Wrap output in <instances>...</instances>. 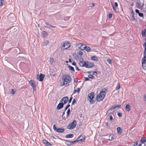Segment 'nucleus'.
<instances>
[{
    "instance_id": "nucleus-1",
    "label": "nucleus",
    "mask_w": 146,
    "mask_h": 146,
    "mask_svg": "<svg viewBox=\"0 0 146 146\" xmlns=\"http://www.w3.org/2000/svg\"><path fill=\"white\" fill-rule=\"evenodd\" d=\"M62 79L63 81V84L62 86H64L68 87L69 86V83L72 80L71 77L68 74H65L62 77Z\"/></svg>"
},
{
    "instance_id": "nucleus-2",
    "label": "nucleus",
    "mask_w": 146,
    "mask_h": 146,
    "mask_svg": "<svg viewBox=\"0 0 146 146\" xmlns=\"http://www.w3.org/2000/svg\"><path fill=\"white\" fill-rule=\"evenodd\" d=\"M79 64L81 67H85L88 68H92L94 66V64L93 62L88 61H84L83 59L80 61Z\"/></svg>"
},
{
    "instance_id": "nucleus-3",
    "label": "nucleus",
    "mask_w": 146,
    "mask_h": 146,
    "mask_svg": "<svg viewBox=\"0 0 146 146\" xmlns=\"http://www.w3.org/2000/svg\"><path fill=\"white\" fill-rule=\"evenodd\" d=\"M104 90H106L105 88L102 89V91L97 96L96 98V100L98 102H100L102 101L105 98L106 96V92Z\"/></svg>"
},
{
    "instance_id": "nucleus-4",
    "label": "nucleus",
    "mask_w": 146,
    "mask_h": 146,
    "mask_svg": "<svg viewBox=\"0 0 146 146\" xmlns=\"http://www.w3.org/2000/svg\"><path fill=\"white\" fill-rule=\"evenodd\" d=\"M94 97V93L93 92H91L88 94V99L89 100V102L91 104H93L95 103V101L93 100Z\"/></svg>"
},
{
    "instance_id": "nucleus-5",
    "label": "nucleus",
    "mask_w": 146,
    "mask_h": 146,
    "mask_svg": "<svg viewBox=\"0 0 146 146\" xmlns=\"http://www.w3.org/2000/svg\"><path fill=\"white\" fill-rule=\"evenodd\" d=\"M76 125V120H74L67 126V128L69 129H72L75 127Z\"/></svg>"
},
{
    "instance_id": "nucleus-6",
    "label": "nucleus",
    "mask_w": 146,
    "mask_h": 146,
    "mask_svg": "<svg viewBox=\"0 0 146 146\" xmlns=\"http://www.w3.org/2000/svg\"><path fill=\"white\" fill-rule=\"evenodd\" d=\"M85 139V135H80V136L77 138L76 140L73 141H72L71 143H73L76 142V141H80L82 142L84 141Z\"/></svg>"
},
{
    "instance_id": "nucleus-7",
    "label": "nucleus",
    "mask_w": 146,
    "mask_h": 146,
    "mask_svg": "<svg viewBox=\"0 0 146 146\" xmlns=\"http://www.w3.org/2000/svg\"><path fill=\"white\" fill-rule=\"evenodd\" d=\"M53 128L56 132L58 133H62L64 131V128H57L56 126L55 125H53Z\"/></svg>"
},
{
    "instance_id": "nucleus-8",
    "label": "nucleus",
    "mask_w": 146,
    "mask_h": 146,
    "mask_svg": "<svg viewBox=\"0 0 146 146\" xmlns=\"http://www.w3.org/2000/svg\"><path fill=\"white\" fill-rule=\"evenodd\" d=\"M76 47L78 49L82 50H84L85 47H86V45L82 43H77L76 44Z\"/></svg>"
},
{
    "instance_id": "nucleus-9",
    "label": "nucleus",
    "mask_w": 146,
    "mask_h": 146,
    "mask_svg": "<svg viewBox=\"0 0 146 146\" xmlns=\"http://www.w3.org/2000/svg\"><path fill=\"white\" fill-rule=\"evenodd\" d=\"M70 46V43L69 42H66L64 43L62 45L63 47L65 48V49H67L69 48Z\"/></svg>"
},
{
    "instance_id": "nucleus-10",
    "label": "nucleus",
    "mask_w": 146,
    "mask_h": 146,
    "mask_svg": "<svg viewBox=\"0 0 146 146\" xmlns=\"http://www.w3.org/2000/svg\"><path fill=\"white\" fill-rule=\"evenodd\" d=\"M68 100V98L67 97L63 98L61 100L60 102L63 103L64 104H65Z\"/></svg>"
},
{
    "instance_id": "nucleus-11",
    "label": "nucleus",
    "mask_w": 146,
    "mask_h": 146,
    "mask_svg": "<svg viewBox=\"0 0 146 146\" xmlns=\"http://www.w3.org/2000/svg\"><path fill=\"white\" fill-rule=\"evenodd\" d=\"M29 83L31 85V86L33 88V90L35 89V88L36 87V84L35 83V81L33 80H30Z\"/></svg>"
},
{
    "instance_id": "nucleus-12",
    "label": "nucleus",
    "mask_w": 146,
    "mask_h": 146,
    "mask_svg": "<svg viewBox=\"0 0 146 146\" xmlns=\"http://www.w3.org/2000/svg\"><path fill=\"white\" fill-rule=\"evenodd\" d=\"M146 60V59L144 58H142V67L143 69L145 70H146V63H145Z\"/></svg>"
},
{
    "instance_id": "nucleus-13",
    "label": "nucleus",
    "mask_w": 146,
    "mask_h": 146,
    "mask_svg": "<svg viewBox=\"0 0 146 146\" xmlns=\"http://www.w3.org/2000/svg\"><path fill=\"white\" fill-rule=\"evenodd\" d=\"M45 76L44 74H40L38 78H37V79L40 81H42L44 77Z\"/></svg>"
},
{
    "instance_id": "nucleus-14",
    "label": "nucleus",
    "mask_w": 146,
    "mask_h": 146,
    "mask_svg": "<svg viewBox=\"0 0 146 146\" xmlns=\"http://www.w3.org/2000/svg\"><path fill=\"white\" fill-rule=\"evenodd\" d=\"M64 104L61 102L59 103L57 106V109L58 110H59L61 109L63 107Z\"/></svg>"
},
{
    "instance_id": "nucleus-15",
    "label": "nucleus",
    "mask_w": 146,
    "mask_h": 146,
    "mask_svg": "<svg viewBox=\"0 0 146 146\" xmlns=\"http://www.w3.org/2000/svg\"><path fill=\"white\" fill-rule=\"evenodd\" d=\"M42 143L46 146H49L51 145L50 143L45 139H43L42 140Z\"/></svg>"
},
{
    "instance_id": "nucleus-16",
    "label": "nucleus",
    "mask_w": 146,
    "mask_h": 146,
    "mask_svg": "<svg viewBox=\"0 0 146 146\" xmlns=\"http://www.w3.org/2000/svg\"><path fill=\"white\" fill-rule=\"evenodd\" d=\"M144 46L145 47L144 51V57L143 58L146 59V42L144 44Z\"/></svg>"
},
{
    "instance_id": "nucleus-17",
    "label": "nucleus",
    "mask_w": 146,
    "mask_h": 146,
    "mask_svg": "<svg viewBox=\"0 0 146 146\" xmlns=\"http://www.w3.org/2000/svg\"><path fill=\"white\" fill-rule=\"evenodd\" d=\"M49 43V42L48 40L44 41L42 43V45L43 46H46L48 45Z\"/></svg>"
},
{
    "instance_id": "nucleus-18",
    "label": "nucleus",
    "mask_w": 146,
    "mask_h": 146,
    "mask_svg": "<svg viewBox=\"0 0 146 146\" xmlns=\"http://www.w3.org/2000/svg\"><path fill=\"white\" fill-rule=\"evenodd\" d=\"M135 12L138 13L139 15V16L141 17H143V14L142 13H140L139 12V11L138 9H136L135 10Z\"/></svg>"
},
{
    "instance_id": "nucleus-19",
    "label": "nucleus",
    "mask_w": 146,
    "mask_h": 146,
    "mask_svg": "<svg viewBox=\"0 0 146 146\" xmlns=\"http://www.w3.org/2000/svg\"><path fill=\"white\" fill-rule=\"evenodd\" d=\"M142 35L143 37H146L145 40L146 41V29L144 30L142 32Z\"/></svg>"
},
{
    "instance_id": "nucleus-20",
    "label": "nucleus",
    "mask_w": 146,
    "mask_h": 146,
    "mask_svg": "<svg viewBox=\"0 0 146 146\" xmlns=\"http://www.w3.org/2000/svg\"><path fill=\"white\" fill-rule=\"evenodd\" d=\"M91 59L95 61H98V58L97 57L93 56L91 57Z\"/></svg>"
},
{
    "instance_id": "nucleus-21",
    "label": "nucleus",
    "mask_w": 146,
    "mask_h": 146,
    "mask_svg": "<svg viewBox=\"0 0 146 146\" xmlns=\"http://www.w3.org/2000/svg\"><path fill=\"white\" fill-rule=\"evenodd\" d=\"M125 109L126 111H129L131 110L130 105L128 104H126L125 106Z\"/></svg>"
},
{
    "instance_id": "nucleus-22",
    "label": "nucleus",
    "mask_w": 146,
    "mask_h": 146,
    "mask_svg": "<svg viewBox=\"0 0 146 146\" xmlns=\"http://www.w3.org/2000/svg\"><path fill=\"white\" fill-rule=\"evenodd\" d=\"M118 106H112V107L110 108L108 110V112H109V111H113V110L117 107H118Z\"/></svg>"
},
{
    "instance_id": "nucleus-23",
    "label": "nucleus",
    "mask_w": 146,
    "mask_h": 146,
    "mask_svg": "<svg viewBox=\"0 0 146 146\" xmlns=\"http://www.w3.org/2000/svg\"><path fill=\"white\" fill-rule=\"evenodd\" d=\"M42 34L43 36L44 37H46L48 35L47 33L45 31H42Z\"/></svg>"
},
{
    "instance_id": "nucleus-24",
    "label": "nucleus",
    "mask_w": 146,
    "mask_h": 146,
    "mask_svg": "<svg viewBox=\"0 0 146 146\" xmlns=\"http://www.w3.org/2000/svg\"><path fill=\"white\" fill-rule=\"evenodd\" d=\"M73 56L74 57V58L76 60H78L79 58V57L78 55L76 53H74Z\"/></svg>"
},
{
    "instance_id": "nucleus-25",
    "label": "nucleus",
    "mask_w": 146,
    "mask_h": 146,
    "mask_svg": "<svg viewBox=\"0 0 146 146\" xmlns=\"http://www.w3.org/2000/svg\"><path fill=\"white\" fill-rule=\"evenodd\" d=\"M80 90L79 88H76V89H74L73 94H74L76 92L79 93L80 91Z\"/></svg>"
},
{
    "instance_id": "nucleus-26",
    "label": "nucleus",
    "mask_w": 146,
    "mask_h": 146,
    "mask_svg": "<svg viewBox=\"0 0 146 146\" xmlns=\"http://www.w3.org/2000/svg\"><path fill=\"white\" fill-rule=\"evenodd\" d=\"M146 142L145 138H142L141 140V142L142 143H144Z\"/></svg>"
},
{
    "instance_id": "nucleus-27",
    "label": "nucleus",
    "mask_w": 146,
    "mask_h": 146,
    "mask_svg": "<svg viewBox=\"0 0 146 146\" xmlns=\"http://www.w3.org/2000/svg\"><path fill=\"white\" fill-rule=\"evenodd\" d=\"M84 50H86L88 52H89L90 50V48L88 46H86V47H85Z\"/></svg>"
},
{
    "instance_id": "nucleus-28",
    "label": "nucleus",
    "mask_w": 146,
    "mask_h": 146,
    "mask_svg": "<svg viewBox=\"0 0 146 146\" xmlns=\"http://www.w3.org/2000/svg\"><path fill=\"white\" fill-rule=\"evenodd\" d=\"M73 134H70L68 135H67L66 136V137L67 138H72L73 137Z\"/></svg>"
},
{
    "instance_id": "nucleus-29",
    "label": "nucleus",
    "mask_w": 146,
    "mask_h": 146,
    "mask_svg": "<svg viewBox=\"0 0 146 146\" xmlns=\"http://www.w3.org/2000/svg\"><path fill=\"white\" fill-rule=\"evenodd\" d=\"M50 64H52L54 62V60L53 58H50Z\"/></svg>"
},
{
    "instance_id": "nucleus-30",
    "label": "nucleus",
    "mask_w": 146,
    "mask_h": 146,
    "mask_svg": "<svg viewBox=\"0 0 146 146\" xmlns=\"http://www.w3.org/2000/svg\"><path fill=\"white\" fill-rule=\"evenodd\" d=\"M112 135H110L109 137V139L110 140H111L114 139V137H113Z\"/></svg>"
},
{
    "instance_id": "nucleus-31",
    "label": "nucleus",
    "mask_w": 146,
    "mask_h": 146,
    "mask_svg": "<svg viewBox=\"0 0 146 146\" xmlns=\"http://www.w3.org/2000/svg\"><path fill=\"white\" fill-rule=\"evenodd\" d=\"M45 24L46 25V26L47 27H48L49 26V27H52V28H55V27L52 26H51V25L48 24L46 23H45Z\"/></svg>"
},
{
    "instance_id": "nucleus-32",
    "label": "nucleus",
    "mask_w": 146,
    "mask_h": 146,
    "mask_svg": "<svg viewBox=\"0 0 146 146\" xmlns=\"http://www.w3.org/2000/svg\"><path fill=\"white\" fill-rule=\"evenodd\" d=\"M88 78H90L93 79L94 78V77L93 75L92 74H89L88 75Z\"/></svg>"
},
{
    "instance_id": "nucleus-33",
    "label": "nucleus",
    "mask_w": 146,
    "mask_h": 146,
    "mask_svg": "<svg viewBox=\"0 0 146 146\" xmlns=\"http://www.w3.org/2000/svg\"><path fill=\"white\" fill-rule=\"evenodd\" d=\"M69 68L72 71H74V68L72 66H69Z\"/></svg>"
},
{
    "instance_id": "nucleus-34",
    "label": "nucleus",
    "mask_w": 146,
    "mask_h": 146,
    "mask_svg": "<svg viewBox=\"0 0 146 146\" xmlns=\"http://www.w3.org/2000/svg\"><path fill=\"white\" fill-rule=\"evenodd\" d=\"M70 109L69 108L67 111V117H68L69 116V113H70Z\"/></svg>"
},
{
    "instance_id": "nucleus-35",
    "label": "nucleus",
    "mask_w": 146,
    "mask_h": 146,
    "mask_svg": "<svg viewBox=\"0 0 146 146\" xmlns=\"http://www.w3.org/2000/svg\"><path fill=\"white\" fill-rule=\"evenodd\" d=\"M107 61L110 64H111L112 63V61L110 59V58L108 59H107Z\"/></svg>"
},
{
    "instance_id": "nucleus-36",
    "label": "nucleus",
    "mask_w": 146,
    "mask_h": 146,
    "mask_svg": "<svg viewBox=\"0 0 146 146\" xmlns=\"http://www.w3.org/2000/svg\"><path fill=\"white\" fill-rule=\"evenodd\" d=\"M4 2V0H0V7L2 6Z\"/></svg>"
},
{
    "instance_id": "nucleus-37",
    "label": "nucleus",
    "mask_w": 146,
    "mask_h": 146,
    "mask_svg": "<svg viewBox=\"0 0 146 146\" xmlns=\"http://www.w3.org/2000/svg\"><path fill=\"white\" fill-rule=\"evenodd\" d=\"M138 144V141H137L134 143L133 145V146H136Z\"/></svg>"
},
{
    "instance_id": "nucleus-38",
    "label": "nucleus",
    "mask_w": 146,
    "mask_h": 146,
    "mask_svg": "<svg viewBox=\"0 0 146 146\" xmlns=\"http://www.w3.org/2000/svg\"><path fill=\"white\" fill-rule=\"evenodd\" d=\"M112 15L111 13H110L108 15V17L109 18H111L112 17Z\"/></svg>"
},
{
    "instance_id": "nucleus-39",
    "label": "nucleus",
    "mask_w": 146,
    "mask_h": 146,
    "mask_svg": "<svg viewBox=\"0 0 146 146\" xmlns=\"http://www.w3.org/2000/svg\"><path fill=\"white\" fill-rule=\"evenodd\" d=\"M83 52L81 51H80L78 52V54L80 56H82L83 54Z\"/></svg>"
},
{
    "instance_id": "nucleus-40",
    "label": "nucleus",
    "mask_w": 146,
    "mask_h": 146,
    "mask_svg": "<svg viewBox=\"0 0 146 146\" xmlns=\"http://www.w3.org/2000/svg\"><path fill=\"white\" fill-rule=\"evenodd\" d=\"M131 19L132 20H134L135 18L134 17V15H132L131 17Z\"/></svg>"
},
{
    "instance_id": "nucleus-41",
    "label": "nucleus",
    "mask_w": 146,
    "mask_h": 146,
    "mask_svg": "<svg viewBox=\"0 0 146 146\" xmlns=\"http://www.w3.org/2000/svg\"><path fill=\"white\" fill-rule=\"evenodd\" d=\"M111 5H112V7L113 8V10H114V11L115 12H116V9H115V7H114L113 4L111 3Z\"/></svg>"
},
{
    "instance_id": "nucleus-42",
    "label": "nucleus",
    "mask_w": 146,
    "mask_h": 146,
    "mask_svg": "<svg viewBox=\"0 0 146 146\" xmlns=\"http://www.w3.org/2000/svg\"><path fill=\"white\" fill-rule=\"evenodd\" d=\"M84 80L85 81H88L89 80V79L87 77H85L84 78Z\"/></svg>"
},
{
    "instance_id": "nucleus-43",
    "label": "nucleus",
    "mask_w": 146,
    "mask_h": 146,
    "mask_svg": "<svg viewBox=\"0 0 146 146\" xmlns=\"http://www.w3.org/2000/svg\"><path fill=\"white\" fill-rule=\"evenodd\" d=\"M122 132V130L121 128L119 127V135L121 134Z\"/></svg>"
},
{
    "instance_id": "nucleus-44",
    "label": "nucleus",
    "mask_w": 146,
    "mask_h": 146,
    "mask_svg": "<svg viewBox=\"0 0 146 146\" xmlns=\"http://www.w3.org/2000/svg\"><path fill=\"white\" fill-rule=\"evenodd\" d=\"M72 97H71V98H70V99L68 101V103H70L71 102V100H72Z\"/></svg>"
},
{
    "instance_id": "nucleus-45",
    "label": "nucleus",
    "mask_w": 146,
    "mask_h": 146,
    "mask_svg": "<svg viewBox=\"0 0 146 146\" xmlns=\"http://www.w3.org/2000/svg\"><path fill=\"white\" fill-rule=\"evenodd\" d=\"M11 93H12L13 94H15V92L13 89H11Z\"/></svg>"
},
{
    "instance_id": "nucleus-46",
    "label": "nucleus",
    "mask_w": 146,
    "mask_h": 146,
    "mask_svg": "<svg viewBox=\"0 0 146 146\" xmlns=\"http://www.w3.org/2000/svg\"><path fill=\"white\" fill-rule=\"evenodd\" d=\"M114 4H115V7H117L118 6V4L117 3V2H115V3Z\"/></svg>"
},
{
    "instance_id": "nucleus-47",
    "label": "nucleus",
    "mask_w": 146,
    "mask_h": 146,
    "mask_svg": "<svg viewBox=\"0 0 146 146\" xmlns=\"http://www.w3.org/2000/svg\"><path fill=\"white\" fill-rule=\"evenodd\" d=\"M76 102L75 99H74L72 102V104H74Z\"/></svg>"
},
{
    "instance_id": "nucleus-48",
    "label": "nucleus",
    "mask_w": 146,
    "mask_h": 146,
    "mask_svg": "<svg viewBox=\"0 0 146 146\" xmlns=\"http://www.w3.org/2000/svg\"><path fill=\"white\" fill-rule=\"evenodd\" d=\"M74 82H75L76 83H77L78 81L77 79L76 78H75L74 80Z\"/></svg>"
},
{
    "instance_id": "nucleus-49",
    "label": "nucleus",
    "mask_w": 146,
    "mask_h": 146,
    "mask_svg": "<svg viewBox=\"0 0 146 146\" xmlns=\"http://www.w3.org/2000/svg\"><path fill=\"white\" fill-rule=\"evenodd\" d=\"M131 15H134V13L133 11H132L131 12Z\"/></svg>"
},
{
    "instance_id": "nucleus-50",
    "label": "nucleus",
    "mask_w": 146,
    "mask_h": 146,
    "mask_svg": "<svg viewBox=\"0 0 146 146\" xmlns=\"http://www.w3.org/2000/svg\"><path fill=\"white\" fill-rule=\"evenodd\" d=\"M72 64L74 66H75L76 65V63L75 62H73L72 63Z\"/></svg>"
},
{
    "instance_id": "nucleus-51",
    "label": "nucleus",
    "mask_w": 146,
    "mask_h": 146,
    "mask_svg": "<svg viewBox=\"0 0 146 146\" xmlns=\"http://www.w3.org/2000/svg\"><path fill=\"white\" fill-rule=\"evenodd\" d=\"M110 119L111 120H112L113 119V117L111 115H110Z\"/></svg>"
},
{
    "instance_id": "nucleus-52",
    "label": "nucleus",
    "mask_w": 146,
    "mask_h": 146,
    "mask_svg": "<svg viewBox=\"0 0 146 146\" xmlns=\"http://www.w3.org/2000/svg\"><path fill=\"white\" fill-rule=\"evenodd\" d=\"M94 3H92V6H91V7H93L94 6Z\"/></svg>"
},
{
    "instance_id": "nucleus-53",
    "label": "nucleus",
    "mask_w": 146,
    "mask_h": 146,
    "mask_svg": "<svg viewBox=\"0 0 146 146\" xmlns=\"http://www.w3.org/2000/svg\"><path fill=\"white\" fill-rule=\"evenodd\" d=\"M96 73V75H97V72L96 71L93 72L92 73V74H95Z\"/></svg>"
},
{
    "instance_id": "nucleus-54",
    "label": "nucleus",
    "mask_w": 146,
    "mask_h": 146,
    "mask_svg": "<svg viewBox=\"0 0 146 146\" xmlns=\"http://www.w3.org/2000/svg\"><path fill=\"white\" fill-rule=\"evenodd\" d=\"M105 124L107 126V127L109 125L108 123V122H107Z\"/></svg>"
},
{
    "instance_id": "nucleus-55",
    "label": "nucleus",
    "mask_w": 146,
    "mask_h": 146,
    "mask_svg": "<svg viewBox=\"0 0 146 146\" xmlns=\"http://www.w3.org/2000/svg\"><path fill=\"white\" fill-rule=\"evenodd\" d=\"M144 97L145 100L146 101V94H145L144 95Z\"/></svg>"
},
{
    "instance_id": "nucleus-56",
    "label": "nucleus",
    "mask_w": 146,
    "mask_h": 146,
    "mask_svg": "<svg viewBox=\"0 0 146 146\" xmlns=\"http://www.w3.org/2000/svg\"><path fill=\"white\" fill-rule=\"evenodd\" d=\"M122 116V114L121 113H119V117Z\"/></svg>"
},
{
    "instance_id": "nucleus-57",
    "label": "nucleus",
    "mask_w": 146,
    "mask_h": 146,
    "mask_svg": "<svg viewBox=\"0 0 146 146\" xmlns=\"http://www.w3.org/2000/svg\"><path fill=\"white\" fill-rule=\"evenodd\" d=\"M76 69L77 70H80L78 68V67H76Z\"/></svg>"
},
{
    "instance_id": "nucleus-58",
    "label": "nucleus",
    "mask_w": 146,
    "mask_h": 146,
    "mask_svg": "<svg viewBox=\"0 0 146 146\" xmlns=\"http://www.w3.org/2000/svg\"><path fill=\"white\" fill-rule=\"evenodd\" d=\"M117 132L118 133H119V127H117Z\"/></svg>"
},
{
    "instance_id": "nucleus-59",
    "label": "nucleus",
    "mask_w": 146,
    "mask_h": 146,
    "mask_svg": "<svg viewBox=\"0 0 146 146\" xmlns=\"http://www.w3.org/2000/svg\"><path fill=\"white\" fill-rule=\"evenodd\" d=\"M56 74H53L52 75V76H56Z\"/></svg>"
},
{
    "instance_id": "nucleus-60",
    "label": "nucleus",
    "mask_w": 146,
    "mask_h": 146,
    "mask_svg": "<svg viewBox=\"0 0 146 146\" xmlns=\"http://www.w3.org/2000/svg\"><path fill=\"white\" fill-rule=\"evenodd\" d=\"M118 89H119V86H117L116 88V90H118Z\"/></svg>"
},
{
    "instance_id": "nucleus-61",
    "label": "nucleus",
    "mask_w": 146,
    "mask_h": 146,
    "mask_svg": "<svg viewBox=\"0 0 146 146\" xmlns=\"http://www.w3.org/2000/svg\"><path fill=\"white\" fill-rule=\"evenodd\" d=\"M70 106V104H68V105H67V106H66L67 107V108H68Z\"/></svg>"
},
{
    "instance_id": "nucleus-62",
    "label": "nucleus",
    "mask_w": 146,
    "mask_h": 146,
    "mask_svg": "<svg viewBox=\"0 0 146 146\" xmlns=\"http://www.w3.org/2000/svg\"><path fill=\"white\" fill-rule=\"evenodd\" d=\"M69 62H72V61H71V60L70 59H69Z\"/></svg>"
},
{
    "instance_id": "nucleus-63",
    "label": "nucleus",
    "mask_w": 146,
    "mask_h": 146,
    "mask_svg": "<svg viewBox=\"0 0 146 146\" xmlns=\"http://www.w3.org/2000/svg\"><path fill=\"white\" fill-rule=\"evenodd\" d=\"M68 109V108H67L66 107V108H65V110H67V109Z\"/></svg>"
},
{
    "instance_id": "nucleus-64",
    "label": "nucleus",
    "mask_w": 146,
    "mask_h": 146,
    "mask_svg": "<svg viewBox=\"0 0 146 146\" xmlns=\"http://www.w3.org/2000/svg\"><path fill=\"white\" fill-rule=\"evenodd\" d=\"M137 146H141V144H140Z\"/></svg>"
}]
</instances>
